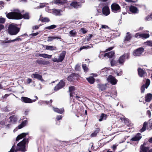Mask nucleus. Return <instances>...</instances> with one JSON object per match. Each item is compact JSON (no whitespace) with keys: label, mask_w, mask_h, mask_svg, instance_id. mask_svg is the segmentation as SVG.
Listing matches in <instances>:
<instances>
[{"label":"nucleus","mask_w":152,"mask_h":152,"mask_svg":"<svg viewBox=\"0 0 152 152\" xmlns=\"http://www.w3.org/2000/svg\"><path fill=\"white\" fill-rule=\"evenodd\" d=\"M92 34H90L89 36L88 37L87 40L88 41H89L92 37Z\"/></svg>","instance_id":"58"},{"label":"nucleus","mask_w":152,"mask_h":152,"mask_svg":"<svg viewBox=\"0 0 152 152\" xmlns=\"http://www.w3.org/2000/svg\"><path fill=\"white\" fill-rule=\"evenodd\" d=\"M53 13L56 16H61L62 14L61 12H62V11L61 10H57L54 9L53 10Z\"/></svg>","instance_id":"19"},{"label":"nucleus","mask_w":152,"mask_h":152,"mask_svg":"<svg viewBox=\"0 0 152 152\" xmlns=\"http://www.w3.org/2000/svg\"><path fill=\"white\" fill-rule=\"evenodd\" d=\"M29 138H24L23 140L18 143L17 144V147L15 150V152L18 151H21L23 152H25L26 151V145L28 143V142ZM15 145H13L10 151L8 152H14L15 151Z\"/></svg>","instance_id":"2"},{"label":"nucleus","mask_w":152,"mask_h":152,"mask_svg":"<svg viewBox=\"0 0 152 152\" xmlns=\"http://www.w3.org/2000/svg\"><path fill=\"white\" fill-rule=\"evenodd\" d=\"M111 8L112 11L114 13H117L121 11V7L118 4H113L111 5Z\"/></svg>","instance_id":"6"},{"label":"nucleus","mask_w":152,"mask_h":152,"mask_svg":"<svg viewBox=\"0 0 152 152\" xmlns=\"http://www.w3.org/2000/svg\"><path fill=\"white\" fill-rule=\"evenodd\" d=\"M102 12L105 16H107L110 14V9L107 5H106L103 7L102 9Z\"/></svg>","instance_id":"12"},{"label":"nucleus","mask_w":152,"mask_h":152,"mask_svg":"<svg viewBox=\"0 0 152 152\" xmlns=\"http://www.w3.org/2000/svg\"><path fill=\"white\" fill-rule=\"evenodd\" d=\"M90 48V47L89 46H83L80 48V51H81V50H82L83 49H87L89 48Z\"/></svg>","instance_id":"50"},{"label":"nucleus","mask_w":152,"mask_h":152,"mask_svg":"<svg viewBox=\"0 0 152 152\" xmlns=\"http://www.w3.org/2000/svg\"><path fill=\"white\" fill-rule=\"evenodd\" d=\"M149 34H141L140 38L143 39H146L149 37Z\"/></svg>","instance_id":"38"},{"label":"nucleus","mask_w":152,"mask_h":152,"mask_svg":"<svg viewBox=\"0 0 152 152\" xmlns=\"http://www.w3.org/2000/svg\"><path fill=\"white\" fill-rule=\"evenodd\" d=\"M27 121L26 120H25L24 121H23L22 123L19 125L18 127L19 129H20L22 128L23 127L25 126L26 124H27Z\"/></svg>","instance_id":"36"},{"label":"nucleus","mask_w":152,"mask_h":152,"mask_svg":"<svg viewBox=\"0 0 152 152\" xmlns=\"http://www.w3.org/2000/svg\"><path fill=\"white\" fill-rule=\"evenodd\" d=\"M144 51V49L143 48H140L134 50L133 52V54L135 56H140Z\"/></svg>","instance_id":"8"},{"label":"nucleus","mask_w":152,"mask_h":152,"mask_svg":"<svg viewBox=\"0 0 152 152\" xmlns=\"http://www.w3.org/2000/svg\"><path fill=\"white\" fill-rule=\"evenodd\" d=\"M36 63H37L39 65H45L49 64V62L45 61L44 59L40 58L36 60Z\"/></svg>","instance_id":"17"},{"label":"nucleus","mask_w":152,"mask_h":152,"mask_svg":"<svg viewBox=\"0 0 152 152\" xmlns=\"http://www.w3.org/2000/svg\"><path fill=\"white\" fill-rule=\"evenodd\" d=\"M69 34L71 36H74L76 34V31L74 29L71 30L70 31Z\"/></svg>","instance_id":"45"},{"label":"nucleus","mask_w":152,"mask_h":152,"mask_svg":"<svg viewBox=\"0 0 152 152\" xmlns=\"http://www.w3.org/2000/svg\"><path fill=\"white\" fill-rule=\"evenodd\" d=\"M149 150L148 147H145L143 145H142L140 147V152H148Z\"/></svg>","instance_id":"25"},{"label":"nucleus","mask_w":152,"mask_h":152,"mask_svg":"<svg viewBox=\"0 0 152 152\" xmlns=\"http://www.w3.org/2000/svg\"><path fill=\"white\" fill-rule=\"evenodd\" d=\"M107 118V115L104 113H102L100 116V118L99 119V121H102L104 120H105Z\"/></svg>","instance_id":"37"},{"label":"nucleus","mask_w":152,"mask_h":152,"mask_svg":"<svg viewBox=\"0 0 152 152\" xmlns=\"http://www.w3.org/2000/svg\"><path fill=\"white\" fill-rule=\"evenodd\" d=\"M5 21V19L3 18H0V23H4Z\"/></svg>","instance_id":"53"},{"label":"nucleus","mask_w":152,"mask_h":152,"mask_svg":"<svg viewBox=\"0 0 152 152\" xmlns=\"http://www.w3.org/2000/svg\"><path fill=\"white\" fill-rule=\"evenodd\" d=\"M45 49L47 50H56V48L53 46L46 45Z\"/></svg>","instance_id":"32"},{"label":"nucleus","mask_w":152,"mask_h":152,"mask_svg":"<svg viewBox=\"0 0 152 152\" xmlns=\"http://www.w3.org/2000/svg\"><path fill=\"white\" fill-rule=\"evenodd\" d=\"M147 114L148 115L149 117H150L151 115L150 111L149 110H148L147 112Z\"/></svg>","instance_id":"62"},{"label":"nucleus","mask_w":152,"mask_h":152,"mask_svg":"<svg viewBox=\"0 0 152 152\" xmlns=\"http://www.w3.org/2000/svg\"><path fill=\"white\" fill-rule=\"evenodd\" d=\"M6 16L10 19H20L23 18L24 19L29 18V14L26 13L22 15L18 9L15 10L14 11L6 14Z\"/></svg>","instance_id":"1"},{"label":"nucleus","mask_w":152,"mask_h":152,"mask_svg":"<svg viewBox=\"0 0 152 152\" xmlns=\"http://www.w3.org/2000/svg\"><path fill=\"white\" fill-rule=\"evenodd\" d=\"M99 130L98 129L95 131L94 132L92 133L91 134V136L92 137L96 136L97 134L99 132Z\"/></svg>","instance_id":"44"},{"label":"nucleus","mask_w":152,"mask_h":152,"mask_svg":"<svg viewBox=\"0 0 152 152\" xmlns=\"http://www.w3.org/2000/svg\"><path fill=\"white\" fill-rule=\"evenodd\" d=\"M129 10L132 13L135 14L138 12V10L137 8L134 6H131L130 7Z\"/></svg>","instance_id":"18"},{"label":"nucleus","mask_w":152,"mask_h":152,"mask_svg":"<svg viewBox=\"0 0 152 152\" xmlns=\"http://www.w3.org/2000/svg\"><path fill=\"white\" fill-rule=\"evenodd\" d=\"M100 73L101 75H106V74L107 72V68H104L101 69L100 71Z\"/></svg>","instance_id":"34"},{"label":"nucleus","mask_w":152,"mask_h":152,"mask_svg":"<svg viewBox=\"0 0 152 152\" xmlns=\"http://www.w3.org/2000/svg\"><path fill=\"white\" fill-rule=\"evenodd\" d=\"M66 54V52L65 51H62L58 58L59 60V61L61 62L63 61L65 58Z\"/></svg>","instance_id":"20"},{"label":"nucleus","mask_w":152,"mask_h":152,"mask_svg":"<svg viewBox=\"0 0 152 152\" xmlns=\"http://www.w3.org/2000/svg\"><path fill=\"white\" fill-rule=\"evenodd\" d=\"M152 99V94L149 93L146 95L145 96V101L147 102H149Z\"/></svg>","instance_id":"27"},{"label":"nucleus","mask_w":152,"mask_h":152,"mask_svg":"<svg viewBox=\"0 0 152 152\" xmlns=\"http://www.w3.org/2000/svg\"><path fill=\"white\" fill-rule=\"evenodd\" d=\"M9 118L10 124L14 123L17 120V117L15 115L10 116Z\"/></svg>","instance_id":"23"},{"label":"nucleus","mask_w":152,"mask_h":152,"mask_svg":"<svg viewBox=\"0 0 152 152\" xmlns=\"http://www.w3.org/2000/svg\"><path fill=\"white\" fill-rule=\"evenodd\" d=\"M42 22H48L50 21L49 19L48 18H44L41 20Z\"/></svg>","instance_id":"46"},{"label":"nucleus","mask_w":152,"mask_h":152,"mask_svg":"<svg viewBox=\"0 0 152 152\" xmlns=\"http://www.w3.org/2000/svg\"><path fill=\"white\" fill-rule=\"evenodd\" d=\"M28 133H23L18 135L16 138V140L18 141L19 140L24 137L27 135H28Z\"/></svg>","instance_id":"22"},{"label":"nucleus","mask_w":152,"mask_h":152,"mask_svg":"<svg viewBox=\"0 0 152 152\" xmlns=\"http://www.w3.org/2000/svg\"><path fill=\"white\" fill-rule=\"evenodd\" d=\"M65 82L63 80H61L57 85L55 86L54 90L55 91H57L62 88L65 85Z\"/></svg>","instance_id":"9"},{"label":"nucleus","mask_w":152,"mask_h":152,"mask_svg":"<svg viewBox=\"0 0 152 152\" xmlns=\"http://www.w3.org/2000/svg\"><path fill=\"white\" fill-rule=\"evenodd\" d=\"M53 110L56 112H57L60 114L64 112L63 108L58 109L57 108H53Z\"/></svg>","instance_id":"30"},{"label":"nucleus","mask_w":152,"mask_h":152,"mask_svg":"<svg viewBox=\"0 0 152 152\" xmlns=\"http://www.w3.org/2000/svg\"><path fill=\"white\" fill-rule=\"evenodd\" d=\"M34 78L37 79L41 81H44L43 79L42 78V75L38 74H33L32 75Z\"/></svg>","instance_id":"28"},{"label":"nucleus","mask_w":152,"mask_h":152,"mask_svg":"<svg viewBox=\"0 0 152 152\" xmlns=\"http://www.w3.org/2000/svg\"><path fill=\"white\" fill-rule=\"evenodd\" d=\"M82 68L85 72H87L88 71V69L86 66V64H82Z\"/></svg>","instance_id":"42"},{"label":"nucleus","mask_w":152,"mask_h":152,"mask_svg":"<svg viewBox=\"0 0 152 152\" xmlns=\"http://www.w3.org/2000/svg\"><path fill=\"white\" fill-rule=\"evenodd\" d=\"M39 56L40 57H42L44 58H50L52 56V55H49L45 53L39 54Z\"/></svg>","instance_id":"31"},{"label":"nucleus","mask_w":152,"mask_h":152,"mask_svg":"<svg viewBox=\"0 0 152 152\" xmlns=\"http://www.w3.org/2000/svg\"><path fill=\"white\" fill-rule=\"evenodd\" d=\"M62 118V116L61 115H58L56 118V119L57 121H59Z\"/></svg>","instance_id":"54"},{"label":"nucleus","mask_w":152,"mask_h":152,"mask_svg":"<svg viewBox=\"0 0 152 152\" xmlns=\"http://www.w3.org/2000/svg\"><path fill=\"white\" fill-rule=\"evenodd\" d=\"M56 25H51L50 26L46 27L45 28V29H48L50 30V29L55 28H56Z\"/></svg>","instance_id":"40"},{"label":"nucleus","mask_w":152,"mask_h":152,"mask_svg":"<svg viewBox=\"0 0 152 152\" xmlns=\"http://www.w3.org/2000/svg\"><path fill=\"white\" fill-rule=\"evenodd\" d=\"M79 76L78 74L72 73L67 77V79L69 81L71 82L77 80Z\"/></svg>","instance_id":"10"},{"label":"nucleus","mask_w":152,"mask_h":152,"mask_svg":"<svg viewBox=\"0 0 152 152\" xmlns=\"http://www.w3.org/2000/svg\"><path fill=\"white\" fill-rule=\"evenodd\" d=\"M39 34V33L38 32H37V33H35L31 34L29 35V36H31V37H34V36H35L37 35H38Z\"/></svg>","instance_id":"52"},{"label":"nucleus","mask_w":152,"mask_h":152,"mask_svg":"<svg viewBox=\"0 0 152 152\" xmlns=\"http://www.w3.org/2000/svg\"><path fill=\"white\" fill-rule=\"evenodd\" d=\"M45 6V5L44 4H41L39 6L37 7L38 8H42L44 7Z\"/></svg>","instance_id":"56"},{"label":"nucleus","mask_w":152,"mask_h":152,"mask_svg":"<svg viewBox=\"0 0 152 152\" xmlns=\"http://www.w3.org/2000/svg\"><path fill=\"white\" fill-rule=\"evenodd\" d=\"M71 5L75 8H78L81 7V4L80 3L77 1H74L71 3Z\"/></svg>","instance_id":"24"},{"label":"nucleus","mask_w":152,"mask_h":152,"mask_svg":"<svg viewBox=\"0 0 152 152\" xmlns=\"http://www.w3.org/2000/svg\"><path fill=\"white\" fill-rule=\"evenodd\" d=\"M0 124L6 126V128H10L11 124L9 120V118H5V120H3L0 122Z\"/></svg>","instance_id":"14"},{"label":"nucleus","mask_w":152,"mask_h":152,"mask_svg":"<svg viewBox=\"0 0 152 152\" xmlns=\"http://www.w3.org/2000/svg\"><path fill=\"white\" fill-rule=\"evenodd\" d=\"M140 34H140L139 33H137L135 35V37L136 38H138V37L139 36V38H140Z\"/></svg>","instance_id":"60"},{"label":"nucleus","mask_w":152,"mask_h":152,"mask_svg":"<svg viewBox=\"0 0 152 152\" xmlns=\"http://www.w3.org/2000/svg\"><path fill=\"white\" fill-rule=\"evenodd\" d=\"M3 110L5 112H8L9 111L7 109V107H5L3 108Z\"/></svg>","instance_id":"59"},{"label":"nucleus","mask_w":152,"mask_h":152,"mask_svg":"<svg viewBox=\"0 0 152 152\" xmlns=\"http://www.w3.org/2000/svg\"><path fill=\"white\" fill-rule=\"evenodd\" d=\"M150 81L149 79H147L146 83L145 85V87L146 88H147L150 85Z\"/></svg>","instance_id":"43"},{"label":"nucleus","mask_w":152,"mask_h":152,"mask_svg":"<svg viewBox=\"0 0 152 152\" xmlns=\"http://www.w3.org/2000/svg\"><path fill=\"white\" fill-rule=\"evenodd\" d=\"M145 88V85L144 84L142 86L141 88V92L142 93H143Z\"/></svg>","instance_id":"49"},{"label":"nucleus","mask_w":152,"mask_h":152,"mask_svg":"<svg viewBox=\"0 0 152 152\" xmlns=\"http://www.w3.org/2000/svg\"><path fill=\"white\" fill-rule=\"evenodd\" d=\"M114 52L112 51L104 54H100L99 56V57L100 58H103L104 57L107 56L108 58H111L114 56Z\"/></svg>","instance_id":"7"},{"label":"nucleus","mask_w":152,"mask_h":152,"mask_svg":"<svg viewBox=\"0 0 152 152\" xmlns=\"http://www.w3.org/2000/svg\"><path fill=\"white\" fill-rule=\"evenodd\" d=\"M87 81L91 84H93L94 82V79L93 77H91L87 79Z\"/></svg>","instance_id":"39"},{"label":"nucleus","mask_w":152,"mask_h":152,"mask_svg":"<svg viewBox=\"0 0 152 152\" xmlns=\"http://www.w3.org/2000/svg\"><path fill=\"white\" fill-rule=\"evenodd\" d=\"M52 61L54 62H60L58 61L59 60L58 59H57L56 58H52Z\"/></svg>","instance_id":"57"},{"label":"nucleus","mask_w":152,"mask_h":152,"mask_svg":"<svg viewBox=\"0 0 152 152\" xmlns=\"http://www.w3.org/2000/svg\"><path fill=\"white\" fill-rule=\"evenodd\" d=\"M107 80L112 85H115L117 82V80L112 75L108 76Z\"/></svg>","instance_id":"13"},{"label":"nucleus","mask_w":152,"mask_h":152,"mask_svg":"<svg viewBox=\"0 0 152 152\" xmlns=\"http://www.w3.org/2000/svg\"><path fill=\"white\" fill-rule=\"evenodd\" d=\"M152 19V14L150 15H149L146 17L145 18V19L147 20H150Z\"/></svg>","instance_id":"51"},{"label":"nucleus","mask_w":152,"mask_h":152,"mask_svg":"<svg viewBox=\"0 0 152 152\" xmlns=\"http://www.w3.org/2000/svg\"><path fill=\"white\" fill-rule=\"evenodd\" d=\"M4 40H1V45L4 46V47H8L10 45V43L11 42H14L15 41H18L19 39H20V38H16L11 40H8V38H5Z\"/></svg>","instance_id":"4"},{"label":"nucleus","mask_w":152,"mask_h":152,"mask_svg":"<svg viewBox=\"0 0 152 152\" xmlns=\"http://www.w3.org/2000/svg\"><path fill=\"white\" fill-rule=\"evenodd\" d=\"M145 44L146 45L151 46L152 47V42L150 41H148L145 42Z\"/></svg>","instance_id":"48"},{"label":"nucleus","mask_w":152,"mask_h":152,"mask_svg":"<svg viewBox=\"0 0 152 152\" xmlns=\"http://www.w3.org/2000/svg\"><path fill=\"white\" fill-rule=\"evenodd\" d=\"M147 124L146 122L144 123L142 127L140 130V132H142L145 130Z\"/></svg>","instance_id":"41"},{"label":"nucleus","mask_w":152,"mask_h":152,"mask_svg":"<svg viewBox=\"0 0 152 152\" xmlns=\"http://www.w3.org/2000/svg\"><path fill=\"white\" fill-rule=\"evenodd\" d=\"M141 134L140 133H137L136 135L131 139L132 141H137L140 140L142 138Z\"/></svg>","instance_id":"21"},{"label":"nucleus","mask_w":152,"mask_h":152,"mask_svg":"<svg viewBox=\"0 0 152 152\" xmlns=\"http://www.w3.org/2000/svg\"><path fill=\"white\" fill-rule=\"evenodd\" d=\"M75 70L77 71H80L81 69L80 66L79 64H77L75 66Z\"/></svg>","instance_id":"47"},{"label":"nucleus","mask_w":152,"mask_h":152,"mask_svg":"<svg viewBox=\"0 0 152 152\" xmlns=\"http://www.w3.org/2000/svg\"><path fill=\"white\" fill-rule=\"evenodd\" d=\"M101 28H107L109 29V27L107 25H102L101 26Z\"/></svg>","instance_id":"55"},{"label":"nucleus","mask_w":152,"mask_h":152,"mask_svg":"<svg viewBox=\"0 0 152 152\" xmlns=\"http://www.w3.org/2000/svg\"><path fill=\"white\" fill-rule=\"evenodd\" d=\"M53 4L58 5H63L67 3L66 0H53L52 1Z\"/></svg>","instance_id":"15"},{"label":"nucleus","mask_w":152,"mask_h":152,"mask_svg":"<svg viewBox=\"0 0 152 152\" xmlns=\"http://www.w3.org/2000/svg\"><path fill=\"white\" fill-rule=\"evenodd\" d=\"M98 87L100 90L102 91L105 90L106 88V84H98Z\"/></svg>","instance_id":"29"},{"label":"nucleus","mask_w":152,"mask_h":152,"mask_svg":"<svg viewBox=\"0 0 152 152\" xmlns=\"http://www.w3.org/2000/svg\"><path fill=\"white\" fill-rule=\"evenodd\" d=\"M19 31L20 28L17 27L16 24H12L9 25L7 31L10 35H16Z\"/></svg>","instance_id":"3"},{"label":"nucleus","mask_w":152,"mask_h":152,"mask_svg":"<svg viewBox=\"0 0 152 152\" xmlns=\"http://www.w3.org/2000/svg\"><path fill=\"white\" fill-rule=\"evenodd\" d=\"M81 31L82 33L83 34H85L86 32V31L83 28H82L81 29Z\"/></svg>","instance_id":"63"},{"label":"nucleus","mask_w":152,"mask_h":152,"mask_svg":"<svg viewBox=\"0 0 152 152\" xmlns=\"http://www.w3.org/2000/svg\"><path fill=\"white\" fill-rule=\"evenodd\" d=\"M129 58V54H124L121 56L118 59V61L120 64H123L124 62L126 59H128Z\"/></svg>","instance_id":"5"},{"label":"nucleus","mask_w":152,"mask_h":152,"mask_svg":"<svg viewBox=\"0 0 152 152\" xmlns=\"http://www.w3.org/2000/svg\"><path fill=\"white\" fill-rule=\"evenodd\" d=\"M69 91L70 93V97H72L73 96V94H74V91L75 90V87L73 86L69 87Z\"/></svg>","instance_id":"26"},{"label":"nucleus","mask_w":152,"mask_h":152,"mask_svg":"<svg viewBox=\"0 0 152 152\" xmlns=\"http://www.w3.org/2000/svg\"><path fill=\"white\" fill-rule=\"evenodd\" d=\"M131 38V36L129 34V32H127V34L124 40V42H125L126 41H129Z\"/></svg>","instance_id":"35"},{"label":"nucleus","mask_w":152,"mask_h":152,"mask_svg":"<svg viewBox=\"0 0 152 152\" xmlns=\"http://www.w3.org/2000/svg\"><path fill=\"white\" fill-rule=\"evenodd\" d=\"M56 39H61V38L59 37H48L47 41L51 42Z\"/></svg>","instance_id":"33"},{"label":"nucleus","mask_w":152,"mask_h":152,"mask_svg":"<svg viewBox=\"0 0 152 152\" xmlns=\"http://www.w3.org/2000/svg\"><path fill=\"white\" fill-rule=\"evenodd\" d=\"M32 80L30 78H28L27 79V83L28 84H29L30 83H31L32 82Z\"/></svg>","instance_id":"64"},{"label":"nucleus","mask_w":152,"mask_h":152,"mask_svg":"<svg viewBox=\"0 0 152 152\" xmlns=\"http://www.w3.org/2000/svg\"><path fill=\"white\" fill-rule=\"evenodd\" d=\"M112 94H114V95H113V96L114 97H115L116 96H117V92H116L115 91H113L112 92Z\"/></svg>","instance_id":"61"},{"label":"nucleus","mask_w":152,"mask_h":152,"mask_svg":"<svg viewBox=\"0 0 152 152\" xmlns=\"http://www.w3.org/2000/svg\"><path fill=\"white\" fill-rule=\"evenodd\" d=\"M21 101L23 102L26 103H30L36 101V99L32 100L29 98L26 97L22 96L21 98Z\"/></svg>","instance_id":"11"},{"label":"nucleus","mask_w":152,"mask_h":152,"mask_svg":"<svg viewBox=\"0 0 152 152\" xmlns=\"http://www.w3.org/2000/svg\"><path fill=\"white\" fill-rule=\"evenodd\" d=\"M137 71L138 75L141 77H144L147 75L146 72L140 68L138 69Z\"/></svg>","instance_id":"16"}]
</instances>
